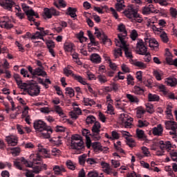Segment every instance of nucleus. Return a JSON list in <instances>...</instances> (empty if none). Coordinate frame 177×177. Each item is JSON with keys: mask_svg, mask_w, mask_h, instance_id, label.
I'll return each mask as SVG.
<instances>
[{"mask_svg": "<svg viewBox=\"0 0 177 177\" xmlns=\"http://www.w3.org/2000/svg\"><path fill=\"white\" fill-rule=\"evenodd\" d=\"M146 36L144 38V41H145V44H147V42H149V46L152 50H158V41H157V39L155 38L150 37V35H147V33H145Z\"/></svg>", "mask_w": 177, "mask_h": 177, "instance_id": "1", "label": "nucleus"}, {"mask_svg": "<svg viewBox=\"0 0 177 177\" xmlns=\"http://www.w3.org/2000/svg\"><path fill=\"white\" fill-rule=\"evenodd\" d=\"M0 27L1 28H6V30H10L13 28V24H12V19L8 16H3L0 18Z\"/></svg>", "mask_w": 177, "mask_h": 177, "instance_id": "2", "label": "nucleus"}, {"mask_svg": "<svg viewBox=\"0 0 177 177\" xmlns=\"http://www.w3.org/2000/svg\"><path fill=\"white\" fill-rule=\"evenodd\" d=\"M120 120L122 124H124L125 128H132L133 118H131V116H129L127 114L122 113Z\"/></svg>", "mask_w": 177, "mask_h": 177, "instance_id": "3", "label": "nucleus"}, {"mask_svg": "<svg viewBox=\"0 0 177 177\" xmlns=\"http://www.w3.org/2000/svg\"><path fill=\"white\" fill-rule=\"evenodd\" d=\"M29 96L35 97L39 96L41 93V87L37 84H30L28 91H26Z\"/></svg>", "mask_w": 177, "mask_h": 177, "instance_id": "4", "label": "nucleus"}, {"mask_svg": "<svg viewBox=\"0 0 177 177\" xmlns=\"http://www.w3.org/2000/svg\"><path fill=\"white\" fill-rule=\"evenodd\" d=\"M123 13L126 17L133 20L134 17L138 16V10L133 8V5H129L127 9L124 10Z\"/></svg>", "mask_w": 177, "mask_h": 177, "instance_id": "5", "label": "nucleus"}, {"mask_svg": "<svg viewBox=\"0 0 177 177\" xmlns=\"http://www.w3.org/2000/svg\"><path fill=\"white\" fill-rule=\"evenodd\" d=\"M102 126H100V122H95L93 127H92V132H93V137L96 139V140H100V129Z\"/></svg>", "mask_w": 177, "mask_h": 177, "instance_id": "6", "label": "nucleus"}, {"mask_svg": "<svg viewBox=\"0 0 177 177\" xmlns=\"http://www.w3.org/2000/svg\"><path fill=\"white\" fill-rule=\"evenodd\" d=\"M33 127L38 133L39 132H42L44 129H46L49 126L46 125V123L42 120H37L33 123Z\"/></svg>", "mask_w": 177, "mask_h": 177, "instance_id": "7", "label": "nucleus"}, {"mask_svg": "<svg viewBox=\"0 0 177 177\" xmlns=\"http://www.w3.org/2000/svg\"><path fill=\"white\" fill-rule=\"evenodd\" d=\"M146 44L145 41H143V39H137V44H136V48L139 50L140 55H146V52H147V47L146 46Z\"/></svg>", "mask_w": 177, "mask_h": 177, "instance_id": "8", "label": "nucleus"}, {"mask_svg": "<svg viewBox=\"0 0 177 177\" xmlns=\"http://www.w3.org/2000/svg\"><path fill=\"white\" fill-rule=\"evenodd\" d=\"M142 15L147 16V15H151V13H157V9L153 4L144 6L142 8Z\"/></svg>", "mask_w": 177, "mask_h": 177, "instance_id": "9", "label": "nucleus"}, {"mask_svg": "<svg viewBox=\"0 0 177 177\" xmlns=\"http://www.w3.org/2000/svg\"><path fill=\"white\" fill-rule=\"evenodd\" d=\"M60 12L56 10L55 8H44V17L46 19H52L53 16H59Z\"/></svg>", "mask_w": 177, "mask_h": 177, "instance_id": "10", "label": "nucleus"}, {"mask_svg": "<svg viewBox=\"0 0 177 177\" xmlns=\"http://www.w3.org/2000/svg\"><path fill=\"white\" fill-rule=\"evenodd\" d=\"M38 133L41 138H44V139H49V138H50V135L53 133V129H52L50 126H48Z\"/></svg>", "mask_w": 177, "mask_h": 177, "instance_id": "11", "label": "nucleus"}, {"mask_svg": "<svg viewBox=\"0 0 177 177\" xmlns=\"http://www.w3.org/2000/svg\"><path fill=\"white\" fill-rule=\"evenodd\" d=\"M15 5V1L12 0H2L0 1V6H1L3 9H7V10H12Z\"/></svg>", "mask_w": 177, "mask_h": 177, "instance_id": "12", "label": "nucleus"}, {"mask_svg": "<svg viewBox=\"0 0 177 177\" xmlns=\"http://www.w3.org/2000/svg\"><path fill=\"white\" fill-rule=\"evenodd\" d=\"M6 141L9 146H17L19 138L16 136L10 135L6 137Z\"/></svg>", "mask_w": 177, "mask_h": 177, "instance_id": "13", "label": "nucleus"}, {"mask_svg": "<svg viewBox=\"0 0 177 177\" xmlns=\"http://www.w3.org/2000/svg\"><path fill=\"white\" fill-rule=\"evenodd\" d=\"M82 133L83 136L86 138V145L88 149L91 147V131L86 129H83L82 130Z\"/></svg>", "mask_w": 177, "mask_h": 177, "instance_id": "14", "label": "nucleus"}, {"mask_svg": "<svg viewBox=\"0 0 177 177\" xmlns=\"http://www.w3.org/2000/svg\"><path fill=\"white\" fill-rule=\"evenodd\" d=\"M162 132H164V128L161 124L152 129V133L154 136H162Z\"/></svg>", "mask_w": 177, "mask_h": 177, "instance_id": "15", "label": "nucleus"}, {"mask_svg": "<svg viewBox=\"0 0 177 177\" xmlns=\"http://www.w3.org/2000/svg\"><path fill=\"white\" fill-rule=\"evenodd\" d=\"M118 30L120 31V34L118 35V38H121V37H126L128 35V32L125 28V25L124 24H120L118 26Z\"/></svg>", "mask_w": 177, "mask_h": 177, "instance_id": "16", "label": "nucleus"}, {"mask_svg": "<svg viewBox=\"0 0 177 177\" xmlns=\"http://www.w3.org/2000/svg\"><path fill=\"white\" fill-rule=\"evenodd\" d=\"M90 60L94 64H100L102 63V57L97 53H93L90 56Z\"/></svg>", "mask_w": 177, "mask_h": 177, "instance_id": "17", "label": "nucleus"}, {"mask_svg": "<svg viewBox=\"0 0 177 177\" xmlns=\"http://www.w3.org/2000/svg\"><path fill=\"white\" fill-rule=\"evenodd\" d=\"M91 146H92L93 149H94V150H100L101 151H107L109 150V148L104 147H103L102 146V144H100V142H95L92 143V141H91Z\"/></svg>", "mask_w": 177, "mask_h": 177, "instance_id": "18", "label": "nucleus"}, {"mask_svg": "<svg viewBox=\"0 0 177 177\" xmlns=\"http://www.w3.org/2000/svg\"><path fill=\"white\" fill-rule=\"evenodd\" d=\"M166 129L176 131V122L174 120H167L165 122Z\"/></svg>", "mask_w": 177, "mask_h": 177, "instance_id": "19", "label": "nucleus"}, {"mask_svg": "<svg viewBox=\"0 0 177 177\" xmlns=\"http://www.w3.org/2000/svg\"><path fill=\"white\" fill-rule=\"evenodd\" d=\"M84 146V141H71V147L73 150H80Z\"/></svg>", "mask_w": 177, "mask_h": 177, "instance_id": "20", "label": "nucleus"}, {"mask_svg": "<svg viewBox=\"0 0 177 177\" xmlns=\"http://www.w3.org/2000/svg\"><path fill=\"white\" fill-rule=\"evenodd\" d=\"M30 160H31V162H32V165H39V162L41 160V156H39V153L36 154H30L29 157Z\"/></svg>", "mask_w": 177, "mask_h": 177, "instance_id": "21", "label": "nucleus"}, {"mask_svg": "<svg viewBox=\"0 0 177 177\" xmlns=\"http://www.w3.org/2000/svg\"><path fill=\"white\" fill-rule=\"evenodd\" d=\"M158 145H160V150H166L172 147V145H171V142L169 141L164 142L163 140H160L159 141Z\"/></svg>", "mask_w": 177, "mask_h": 177, "instance_id": "22", "label": "nucleus"}, {"mask_svg": "<svg viewBox=\"0 0 177 177\" xmlns=\"http://www.w3.org/2000/svg\"><path fill=\"white\" fill-rule=\"evenodd\" d=\"M118 38H119V40L118 39L115 40V44L116 46H119V48H122L124 49L127 46V43L125 42V40H124L125 37H121Z\"/></svg>", "mask_w": 177, "mask_h": 177, "instance_id": "23", "label": "nucleus"}, {"mask_svg": "<svg viewBox=\"0 0 177 177\" xmlns=\"http://www.w3.org/2000/svg\"><path fill=\"white\" fill-rule=\"evenodd\" d=\"M23 9L25 12L26 15L28 16H35L38 19L39 16L38 15L35 14V12L33 11V10H28V6H26V4L23 5Z\"/></svg>", "mask_w": 177, "mask_h": 177, "instance_id": "24", "label": "nucleus"}, {"mask_svg": "<svg viewBox=\"0 0 177 177\" xmlns=\"http://www.w3.org/2000/svg\"><path fill=\"white\" fill-rule=\"evenodd\" d=\"M165 82L168 86H176L177 85V80L175 77H167Z\"/></svg>", "mask_w": 177, "mask_h": 177, "instance_id": "25", "label": "nucleus"}, {"mask_svg": "<svg viewBox=\"0 0 177 177\" xmlns=\"http://www.w3.org/2000/svg\"><path fill=\"white\" fill-rule=\"evenodd\" d=\"M87 34H88V38L91 41V43L89 44V45L91 44L93 46H97L99 45V42L96 41V40H95V37L92 34V32H91V30H88Z\"/></svg>", "mask_w": 177, "mask_h": 177, "instance_id": "26", "label": "nucleus"}, {"mask_svg": "<svg viewBox=\"0 0 177 177\" xmlns=\"http://www.w3.org/2000/svg\"><path fill=\"white\" fill-rule=\"evenodd\" d=\"M37 150H38L39 153H41L42 154H46V156H44V157L46 158H49V157H50V156L49 154H48V153H49V151H47L46 149H45L42 145L38 144Z\"/></svg>", "mask_w": 177, "mask_h": 177, "instance_id": "27", "label": "nucleus"}, {"mask_svg": "<svg viewBox=\"0 0 177 177\" xmlns=\"http://www.w3.org/2000/svg\"><path fill=\"white\" fill-rule=\"evenodd\" d=\"M29 168H32L33 174H39L42 171V166L39 163L38 165L33 164L32 167H29Z\"/></svg>", "mask_w": 177, "mask_h": 177, "instance_id": "28", "label": "nucleus"}, {"mask_svg": "<svg viewBox=\"0 0 177 177\" xmlns=\"http://www.w3.org/2000/svg\"><path fill=\"white\" fill-rule=\"evenodd\" d=\"M17 85L19 89H22L24 92H27L30 84L23 82V81L21 80V82L17 84Z\"/></svg>", "mask_w": 177, "mask_h": 177, "instance_id": "29", "label": "nucleus"}, {"mask_svg": "<svg viewBox=\"0 0 177 177\" xmlns=\"http://www.w3.org/2000/svg\"><path fill=\"white\" fill-rule=\"evenodd\" d=\"M77 8H73L71 7H69L67 9V12H66V15H68V16H71V17H72L73 19H75V17H77Z\"/></svg>", "mask_w": 177, "mask_h": 177, "instance_id": "30", "label": "nucleus"}, {"mask_svg": "<svg viewBox=\"0 0 177 177\" xmlns=\"http://www.w3.org/2000/svg\"><path fill=\"white\" fill-rule=\"evenodd\" d=\"M174 55L170 52L166 53V62L167 64H169L170 66H172L174 64Z\"/></svg>", "mask_w": 177, "mask_h": 177, "instance_id": "31", "label": "nucleus"}, {"mask_svg": "<svg viewBox=\"0 0 177 177\" xmlns=\"http://www.w3.org/2000/svg\"><path fill=\"white\" fill-rule=\"evenodd\" d=\"M125 8L124 4V0H118L117 3L115 4V9L118 12H121Z\"/></svg>", "mask_w": 177, "mask_h": 177, "instance_id": "32", "label": "nucleus"}, {"mask_svg": "<svg viewBox=\"0 0 177 177\" xmlns=\"http://www.w3.org/2000/svg\"><path fill=\"white\" fill-rule=\"evenodd\" d=\"M73 77L77 82L82 84V85H86V81L81 75L73 74Z\"/></svg>", "mask_w": 177, "mask_h": 177, "instance_id": "33", "label": "nucleus"}, {"mask_svg": "<svg viewBox=\"0 0 177 177\" xmlns=\"http://www.w3.org/2000/svg\"><path fill=\"white\" fill-rule=\"evenodd\" d=\"M160 37L162 39V42H164V44H168V42L169 41L168 35H167V32H165L164 30L160 33Z\"/></svg>", "mask_w": 177, "mask_h": 177, "instance_id": "34", "label": "nucleus"}, {"mask_svg": "<svg viewBox=\"0 0 177 177\" xmlns=\"http://www.w3.org/2000/svg\"><path fill=\"white\" fill-rule=\"evenodd\" d=\"M53 169L55 175H60L62 172H64L66 171L63 167H60L59 165L54 166Z\"/></svg>", "mask_w": 177, "mask_h": 177, "instance_id": "35", "label": "nucleus"}, {"mask_svg": "<svg viewBox=\"0 0 177 177\" xmlns=\"http://www.w3.org/2000/svg\"><path fill=\"white\" fill-rule=\"evenodd\" d=\"M87 177H104V176L103 175V174H100L99 175L97 171L91 170L87 174Z\"/></svg>", "mask_w": 177, "mask_h": 177, "instance_id": "36", "label": "nucleus"}, {"mask_svg": "<svg viewBox=\"0 0 177 177\" xmlns=\"http://www.w3.org/2000/svg\"><path fill=\"white\" fill-rule=\"evenodd\" d=\"M148 100L149 102H158L160 100V96L149 93L148 94Z\"/></svg>", "mask_w": 177, "mask_h": 177, "instance_id": "37", "label": "nucleus"}, {"mask_svg": "<svg viewBox=\"0 0 177 177\" xmlns=\"http://www.w3.org/2000/svg\"><path fill=\"white\" fill-rule=\"evenodd\" d=\"M133 66H136V67H139V68H141L142 70L147 67V65H146V64L143 63L142 62L137 60L133 61Z\"/></svg>", "mask_w": 177, "mask_h": 177, "instance_id": "38", "label": "nucleus"}, {"mask_svg": "<svg viewBox=\"0 0 177 177\" xmlns=\"http://www.w3.org/2000/svg\"><path fill=\"white\" fill-rule=\"evenodd\" d=\"M133 91L135 95H143L145 93V90L139 86H134Z\"/></svg>", "mask_w": 177, "mask_h": 177, "instance_id": "39", "label": "nucleus"}, {"mask_svg": "<svg viewBox=\"0 0 177 177\" xmlns=\"http://www.w3.org/2000/svg\"><path fill=\"white\" fill-rule=\"evenodd\" d=\"M136 135L138 139H142V140H146V135H145V131L139 129H136Z\"/></svg>", "mask_w": 177, "mask_h": 177, "instance_id": "40", "label": "nucleus"}, {"mask_svg": "<svg viewBox=\"0 0 177 177\" xmlns=\"http://www.w3.org/2000/svg\"><path fill=\"white\" fill-rule=\"evenodd\" d=\"M33 75H39L41 77H45L46 75V72L42 71V69L37 68L34 70Z\"/></svg>", "mask_w": 177, "mask_h": 177, "instance_id": "41", "label": "nucleus"}, {"mask_svg": "<svg viewBox=\"0 0 177 177\" xmlns=\"http://www.w3.org/2000/svg\"><path fill=\"white\" fill-rule=\"evenodd\" d=\"M115 106L116 109L122 110V111H125V106H127V104L122 101L120 102H115Z\"/></svg>", "mask_w": 177, "mask_h": 177, "instance_id": "42", "label": "nucleus"}, {"mask_svg": "<svg viewBox=\"0 0 177 177\" xmlns=\"http://www.w3.org/2000/svg\"><path fill=\"white\" fill-rule=\"evenodd\" d=\"M74 49V44H73V43H65L64 44V50H66V52H73Z\"/></svg>", "mask_w": 177, "mask_h": 177, "instance_id": "43", "label": "nucleus"}, {"mask_svg": "<svg viewBox=\"0 0 177 177\" xmlns=\"http://www.w3.org/2000/svg\"><path fill=\"white\" fill-rule=\"evenodd\" d=\"M71 56L73 57V60L77 63L79 66H81L82 64V62L80 60V57L78 53H73L71 54Z\"/></svg>", "mask_w": 177, "mask_h": 177, "instance_id": "44", "label": "nucleus"}, {"mask_svg": "<svg viewBox=\"0 0 177 177\" xmlns=\"http://www.w3.org/2000/svg\"><path fill=\"white\" fill-rule=\"evenodd\" d=\"M44 37H45L44 35L37 31L31 37V39H42L43 41H45Z\"/></svg>", "mask_w": 177, "mask_h": 177, "instance_id": "45", "label": "nucleus"}, {"mask_svg": "<svg viewBox=\"0 0 177 177\" xmlns=\"http://www.w3.org/2000/svg\"><path fill=\"white\" fill-rule=\"evenodd\" d=\"M127 97L131 103H139V99H138L137 97L135 95L127 94Z\"/></svg>", "mask_w": 177, "mask_h": 177, "instance_id": "46", "label": "nucleus"}, {"mask_svg": "<svg viewBox=\"0 0 177 177\" xmlns=\"http://www.w3.org/2000/svg\"><path fill=\"white\" fill-rule=\"evenodd\" d=\"M126 143L130 147H135V140L131 137H125Z\"/></svg>", "mask_w": 177, "mask_h": 177, "instance_id": "47", "label": "nucleus"}, {"mask_svg": "<svg viewBox=\"0 0 177 177\" xmlns=\"http://www.w3.org/2000/svg\"><path fill=\"white\" fill-rule=\"evenodd\" d=\"M97 80L100 82L101 84H106L107 82V77L104 75H98Z\"/></svg>", "mask_w": 177, "mask_h": 177, "instance_id": "48", "label": "nucleus"}, {"mask_svg": "<svg viewBox=\"0 0 177 177\" xmlns=\"http://www.w3.org/2000/svg\"><path fill=\"white\" fill-rule=\"evenodd\" d=\"M138 37H139V34H138V31L136 30H133L130 34V38L132 41H138Z\"/></svg>", "mask_w": 177, "mask_h": 177, "instance_id": "49", "label": "nucleus"}, {"mask_svg": "<svg viewBox=\"0 0 177 177\" xmlns=\"http://www.w3.org/2000/svg\"><path fill=\"white\" fill-rule=\"evenodd\" d=\"M86 157H88L86 153H84L78 157L80 165H84V164H85V161H86Z\"/></svg>", "mask_w": 177, "mask_h": 177, "instance_id": "50", "label": "nucleus"}, {"mask_svg": "<svg viewBox=\"0 0 177 177\" xmlns=\"http://www.w3.org/2000/svg\"><path fill=\"white\" fill-rule=\"evenodd\" d=\"M149 123L146 120H139L138 127V128H145V127H149Z\"/></svg>", "mask_w": 177, "mask_h": 177, "instance_id": "51", "label": "nucleus"}, {"mask_svg": "<svg viewBox=\"0 0 177 177\" xmlns=\"http://www.w3.org/2000/svg\"><path fill=\"white\" fill-rule=\"evenodd\" d=\"M145 113H146V111L143 108H140L136 111V117L138 118H142V117L145 115Z\"/></svg>", "mask_w": 177, "mask_h": 177, "instance_id": "52", "label": "nucleus"}, {"mask_svg": "<svg viewBox=\"0 0 177 177\" xmlns=\"http://www.w3.org/2000/svg\"><path fill=\"white\" fill-rule=\"evenodd\" d=\"M102 42L104 45H107L108 46H111V40L104 34H103Z\"/></svg>", "mask_w": 177, "mask_h": 177, "instance_id": "53", "label": "nucleus"}, {"mask_svg": "<svg viewBox=\"0 0 177 177\" xmlns=\"http://www.w3.org/2000/svg\"><path fill=\"white\" fill-rule=\"evenodd\" d=\"M86 122L89 125V124H93V122H96V118L93 115H89L86 119Z\"/></svg>", "mask_w": 177, "mask_h": 177, "instance_id": "54", "label": "nucleus"}, {"mask_svg": "<svg viewBox=\"0 0 177 177\" xmlns=\"http://www.w3.org/2000/svg\"><path fill=\"white\" fill-rule=\"evenodd\" d=\"M55 113H57V114L59 115V117H62V115H64V113H63V109L59 105L55 106Z\"/></svg>", "mask_w": 177, "mask_h": 177, "instance_id": "55", "label": "nucleus"}, {"mask_svg": "<svg viewBox=\"0 0 177 177\" xmlns=\"http://www.w3.org/2000/svg\"><path fill=\"white\" fill-rule=\"evenodd\" d=\"M165 113L167 115V118L171 120V118H172V106H171L170 105H167Z\"/></svg>", "mask_w": 177, "mask_h": 177, "instance_id": "56", "label": "nucleus"}, {"mask_svg": "<svg viewBox=\"0 0 177 177\" xmlns=\"http://www.w3.org/2000/svg\"><path fill=\"white\" fill-rule=\"evenodd\" d=\"M120 139V134L116 131H113L111 132V137L110 138L111 140H117Z\"/></svg>", "mask_w": 177, "mask_h": 177, "instance_id": "57", "label": "nucleus"}, {"mask_svg": "<svg viewBox=\"0 0 177 177\" xmlns=\"http://www.w3.org/2000/svg\"><path fill=\"white\" fill-rule=\"evenodd\" d=\"M65 91H66L65 93L66 95H68L70 97H73V96H74V89H73V88L67 87L65 88Z\"/></svg>", "mask_w": 177, "mask_h": 177, "instance_id": "58", "label": "nucleus"}, {"mask_svg": "<svg viewBox=\"0 0 177 177\" xmlns=\"http://www.w3.org/2000/svg\"><path fill=\"white\" fill-rule=\"evenodd\" d=\"M153 3H159L160 6H168L167 0H153Z\"/></svg>", "mask_w": 177, "mask_h": 177, "instance_id": "59", "label": "nucleus"}, {"mask_svg": "<svg viewBox=\"0 0 177 177\" xmlns=\"http://www.w3.org/2000/svg\"><path fill=\"white\" fill-rule=\"evenodd\" d=\"M21 161L23 162V164H24V165H26V167H28V168H30V167H32V162H29L28 160H26L24 157L21 158Z\"/></svg>", "mask_w": 177, "mask_h": 177, "instance_id": "60", "label": "nucleus"}, {"mask_svg": "<svg viewBox=\"0 0 177 177\" xmlns=\"http://www.w3.org/2000/svg\"><path fill=\"white\" fill-rule=\"evenodd\" d=\"M46 45L48 48V49H55V42L52 40H48L46 42Z\"/></svg>", "mask_w": 177, "mask_h": 177, "instance_id": "61", "label": "nucleus"}, {"mask_svg": "<svg viewBox=\"0 0 177 177\" xmlns=\"http://www.w3.org/2000/svg\"><path fill=\"white\" fill-rule=\"evenodd\" d=\"M141 150L142 151V153L144 154L145 157H150L151 156L150 154V151H149L148 148L146 147H142L141 148Z\"/></svg>", "mask_w": 177, "mask_h": 177, "instance_id": "62", "label": "nucleus"}, {"mask_svg": "<svg viewBox=\"0 0 177 177\" xmlns=\"http://www.w3.org/2000/svg\"><path fill=\"white\" fill-rule=\"evenodd\" d=\"M170 157L171 160L174 161H176L177 162V151L175 150H171V151L169 153Z\"/></svg>", "mask_w": 177, "mask_h": 177, "instance_id": "63", "label": "nucleus"}, {"mask_svg": "<svg viewBox=\"0 0 177 177\" xmlns=\"http://www.w3.org/2000/svg\"><path fill=\"white\" fill-rule=\"evenodd\" d=\"M11 153L14 156H19L20 154V148L15 147L11 149Z\"/></svg>", "mask_w": 177, "mask_h": 177, "instance_id": "64", "label": "nucleus"}]
</instances>
